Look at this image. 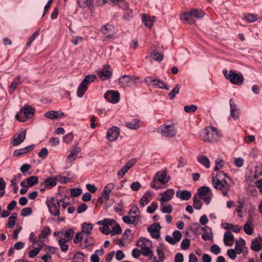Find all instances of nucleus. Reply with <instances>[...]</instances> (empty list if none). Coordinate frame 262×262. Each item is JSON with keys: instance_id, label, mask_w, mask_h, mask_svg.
<instances>
[{"instance_id": "nucleus-1", "label": "nucleus", "mask_w": 262, "mask_h": 262, "mask_svg": "<svg viewBox=\"0 0 262 262\" xmlns=\"http://www.w3.org/2000/svg\"><path fill=\"white\" fill-rule=\"evenodd\" d=\"M212 183L215 189L221 190L224 196H228L230 190L231 179L226 173L222 171L217 172L215 177H212Z\"/></svg>"}, {"instance_id": "nucleus-2", "label": "nucleus", "mask_w": 262, "mask_h": 262, "mask_svg": "<svg viewBox=\"0 0 262 262\" xmlns=\"http://www.w3.org/2000/svg\"><path fill=\"white\" fill-rule=\"evenodd\" d=\"M222 137L221 132L215 127L207 126L201 133L202 140L208 143H214L219 141Z\"/></svg>"}, {"instance_id": "nucleus-3", "label": "nucleus", "mask_w": 262, "mask_h": 262, "mask_svg": "<svg viewBox=\"0 0 262 262\" xmlns=\"http://www.w3.org/2000/svg\"><path fill=\"white\" fill-rule=\"evenodd\" d=\"M225 78L229 80L232 84L241 85L244 82V77L242 74L236 73L233 71H230L229 73L226 70L223 71Z\"/></svg>"}, {"instance_id": "nucleus-4", "label": "nucleus", "mask_w": 262, "mask_h": 262, "mask_svg": "<svg viewBox=\"0 0 262 262\" xmlns=\"http://www.w3.org/2000/svg\"><path fill=\"white\" fill-rule=\"evenodd\" d=\"M158 132L161 133L163 136L167 138H172L177 134V130L173 124H163L160 126Z\"/></svg>"}, {"instance_id": "nucleus-5", "label": "nucleus", "mask_w": 262, "mask_h": 262, "mask_svg": "<svg viewBox=\"0 0 262 262\" xmlns=\"http://www.w3.org/2000/svg\"><path fill=\"white\" fill-rule=\"evenodd\" d=\"M63 199H60L56 201V203H51L46 202V205L48 208L49 211L53 216H58L60 215L59 208L61 201Z\"/></svg>"}, {"instance_id": "nucleus-6", "label": "nucleus", "mask_w": 262, "mask_h": 262, "mask_svg": "<svg viewBox=\"0 0 262 262\" xmlns=\"http://www.w3.org/2000/svg\"><path fill=\"white\" fill-rule=\"evenodd\" d=\"M105 99L112 103H117L120 100V94L117 91H107L104 95Z\"/></svg>"}, {"instance_id": "nucleus-7", "label": "nucleus", "mask_w": 262, "mask_h": 262, "mask_svg": "<svg viewBox=\"0 0 262 262\" xmlns=\"http://www.w3.org/2000/svg\"><path fill=\"white\" fill-rule=\"evenodd\" d=\"M161 228V227L159 224L154 223L147 228V231L150 233L152 238L161 241V238L160 235Z\"/></svg>"}, {"instance_id": "nucleus-8", "label": "nucleus", "mask_w": 262, "mask_h": 262, "mask_svg": "<svg viewBox=\"0 0 262 262\" xmlns=\"http://www.w3.org/2000/svg\"><path fill=\"white\" fill-rule=\"evenodd\" d=\"M120 133V129L117 126H113L107 130L106 138L110 142H113L118 139Z\"/></svg>"}, {"instance_id": "nucleus-9", "label": "nucleus", "mask_w": 262, "mask_h": 262, "mask_svg": "<svg viewBox=\"0 0 262 262\" xmlns=\"http://www.w3.org/2000/svg\"><path fill=\"white\" fill-rule=\"evenodd\" d=\"M111 67L109 64H104L102 70L97 72L101 80L103 81L109 79L112 76V72L110 70Z\"/></svg>"}, {"instance_id": "nucleus-10", "label": "nucleus", "mask_w": 262, "mask_h": 262, "mask_svg": "<svg viewBox=\"0 0 262 262\" xmlns=\"http://www.w3.org/2000/svg\"><path fill=\"white\" fill-rule=\"evenodd\" d=\"M139 78H134L130 76L124 75L119 79V83L123 88L129 86L132 82L135 83Z\"/></svg>"}, {"instance_id": "nucleus-11", "label": "nucleus", "mask_w": 262, "mask_h": 262, "mask_svg": "<svg viewBox=\"0 0 262 262\" xmlns=\"http://www.w3.org/2000/svg\"><path fill=\"white\" fill-rule=\"evenodd\" d=\"M182 235L179 230H174L172 233V237L167 235L165 236V240L171 245H174L178 243L181 239Z\"/></svg>"}, {"instance_id": "nucleus-12", "label": "nucleus", "mask_w": 262, "mask_h": 262, "mask_svg": "<svg viewBox=\"0 0 262 262\" xmlns=\"http://www.w3.org/2000/svg\"><path fill=\"white\" fill-rule=\"evenodd\" d=\"M174 194V190L173 189L171 188L168 189L160 194L162 197L159 199V200L161 204H163L171 200Z\"/></svg>"}, {"instance_id": "nucleus-13", "label": "nucleus", "mask_w": 262, "mask_h": 262, "mask_svg": "<svg viewBox=\"0 0 262 262\" xmlns=\"http://www.w3.org/2000/svg\"><path fill=\"white\" fill-rule=\"evenodd\" d=\"M101 31L107 38H112L114 37V28L110 24L103 26L101 29Z\"/></svg>"}, {"instance_id": "nucleus-14", "label": "nucleus", "mask_w": 262, "mask_h": 262, "mask_svg": "<svg viewBox=\"0 0 262 262\" xmlns=\"http://www.w3.org/2000/svg\"><path fill=\"white\" fill-rule=\"evenodd\" d=\"M45 116L47 118H49L51 120H54L60 118H64L65 115L62 112L59 111H50L45 114Z\"/></svg>"}, {"instance_id": "nucleus-15", "label": "nucleus", "mask_w": 262, "mask_h": 262, "mask_svg": "<svg viewBox=\"0 0 262 262\" xmlns=\"http://www.w3.org/2000/svg\"><path fill=\"white\" fill-rule=\"evenodd\" d=\"M57 179L56 177H49L41 182L40 186H46V188L50 189L57 185Z\"/></svg>"}, {"instance_id": "nucleus-16", "label": "nucleus", "mask_w": 262, "mask_h": 262, "mask_svg": "<svg viewBox=\"0 0 262 262\" xmlns=\"http://www.w3.org/2000/svg\"><path fill=\"white\" fill-rule=\"evenodd\" d=\"M155 177L157 178L158 181L160 182L161 184H166L170 179L169 176H167L166 172L164 171H161L157 172Z\"/></svg>"}, {"instance_id": "nucleus-17", "label": "nucleus", "mask_w": 262, "mask_h": 262, "mask_svg": "<svg viewBox=\"0 0 262 262\" xmlns=\"http://www.w3.org/2000/svg\"><path fill=\"white\" fill-rule=\"evenodd\" d=\"M35 110L31 106H25L20 110V115L23 114L27 119L32 118Z\"/></svg>"}, {"instance_id": "nucleus-18", "label": "nucleus", "mask_w": 262, "mask_h": 262, "mask_svg": "<svg viewBox=\"0 0 262 262\" xmlns=\"http://www.w3.org/2000/svg\"><path fill=\"white\" fill-rule=\"evenodd\" d=\"M142 20L144 23V25L149 28H151L153 24L156 21V17H150L146 14H142Z\"/></svg>"}, {"instance_id": "nucleus-19", "label": "nucleus", "mask_w": 262, "mask_h": 262, "mask_svg": "<svg viewBox=\"0 0 262 262\" xmlns=\"http://www.w3.org/2000/svg\"><path fill=\"white\" fill-rule=\"evenodd\" d=\"M26 131L22 132L19 134L14 135L12 138L13 146H17L22 143L25 139Z\"/></svg>"}, {"instance_id": "nucleus-20", "label": "nucleus", "mask_w": 262, "mask_h": 262, "mask_svg": "<svg viewBox=\"0 0 262 262\" xmlns=\"http://www.w3.org/2000/svg\"><path fill=\"white\" fill-rule=\"evenodd\" d=\"M176 196L182 200L187 201L190 199L191 193L188 190H178L176 192Z\"/></svg>"}, {"instance_id": "nucleus-21", "label": "nucleus", "mask_w": 262, "mask_h": 262, "mask_svg": "<svg viewBox=\"0 0 262 262\" xmlns=\"http://www.w3.org/2000/svg\"><path fill=\"white\" fill-rule=\"evenodd\" d=\"M141 247V254H142L144 256H149L151 258H153L154 260H156V256L154 257V252L147 246H140Z\"/></svg>"}, {"instance_id": "nucleus-22", "label": "nucleus", "mask_w": 262, "mask_h": 262, "mask_svg": "<svg viewBox=\"0 0 262 262\" xmlns=\"http://www.w3.org/2000/svg\"><path fill=\"white\" fill-rule=\"evenodd\" d=\"M139 219V216L138 215H134L130 216H124L122 217L123 222L128 224H133L135 226L137 225Z\"/></svg>"}, {"instance_id": "nucleus-23", "label": "nucleus", "mask_w": 262, "mask_h": 262, "mask_svg": "<svg viewBox=\"0 0 262 262\" xmlns=\"http://www.w3.org/2000/svg\"><path fill=\"white\" fill-rule=\"evenodd\" d=\"M229 103L231 108L230 114L233 118L236 119L238 118L239 116V111L236 108V106L234 104L232 99L230 100Z\"/></svg>"}, {"instance_id": "nucleus-24", "label": "nucleus", "mask_w": 262, "mask_h": 262, "mask_svg": "<svg viewBox=\"0 0 262 262\" xmlns=\"http://www.w3.org/2000/svg\"><path fill=\"white\" fill-rule=\"evenodd\" d=\"M165 250L164 245L162 243H160L157 248V253L158 256L159 260H156L155 262H160L165 259L164 251Z\"/></svg>"}, {"instance_id": "nucleus-25", "label": "nucleus", "mask_w": 262, "mask_h": 262, "mask_svg": "<svg viewBox=\"0 0 262 262\" xmlns=\"http://www.w3.org/2000/svg\"><path fill=\"white\" fill-rule=\"evenodd\" d=\"M81 151V148L79 147H75L69 154L67 157L68 162H72L77 158V155Z\"/></svg>"}, {"instance_id": "nucleus-26", "label": "nucleus", "mask_w": 262, "mask_h": 262, "mask_svg": "<svg viewBox=\"0 0 262 262\" xmlns=\"http://www.w3.org/2000/svg\"><path fill=\"white\" fill-rule=\"evenodd\" d=\"M125 124L127 127L132 129H137L141 126L140 120L138 119H134L130 122H127Z\"/></svg>"}, {"instance_id": "nucleus-27", "label": "nucleus", "mask_w": 262, "mask_h": 262, "mask_svg": "<svg viewBox=\"0 0 262 262\" xmlns=\"http://www.w3.org/2000/svg\"><path fill=\"white\" fill-rule=\"evenodd\" d=\"M153 87L154 88L163 89L166 90H169V88L168 85L159 79H155L154 80Z\"/></svg>"}, {"instance_id": "nucleus-28", "label": "nucleus", "mask_w": 262, "mask_h": 262, "mask_svg": "<svg viewBox=\"0 0 262 262\" xmlns=\"http://www.w3.org/2000/svg\"><path fill=\"white\" fill-rule=\"evenodd\" d=\"M253 222L251 219H248L244 226V230L248 235H251L253 233V228L252 227Z\"/></svg>"}, {"instance_id": "nucleus-29", "label": "nucleus", "mask_w": 262, "mask_h": 262, "mask_svg": "<svg viewBox=\"0 0 262 262\" xmlns=\"http://www.w3.org/2000/svg\"><path fill=\"white\" fill-rule=\"evenodd\" d=\"M88 89V85L85 84V83L81 81V82L79 85L77 91V96L79 98H82L85 93L86 91Z\"/></svg>"}, {"instance_id": "nucleus-30", "label": "nucleus", "mask_w": 262, "mask_h": 262, "mask_svg": "<svg viewBox=\"0 0 262 262\" xmlns=\"http://www.w3.org/2000/svg\"><path fill=\"white\" fill-rule=\"evenodd\" d=\"M152 196V192L150 191H147L144 195L141 197L140 200V204L142 206L144 207L145 205H147L149 201L148 200L149 196Z\"/></svg>"}, {"instance_id": "nucleus-31", "label": "nucleus", "mask_w": 262, "mask_h": 262, "mask_svg": "<svg viewBox=\"0 0 262 262\" xmlns=\"http://www.w3.org/2000/svg\"><path fill=\"white\" fill-rule=\"evenodd\" d=\"M21 84V81L19 77L15 78L11 82L9 89V92L10 93H13L17 87Z\"/></svg>"}, {"instance_id": "nucleus-32", "label": "nucleus", "mask_w": 262, "mask_h": 262, "mask_svg": "<svg viewBox=\"0 0 262 262\" xmlns=\"http://www.w3.org/2000/svg\"><path fill=\"white\" fill-rule=\"evenodd\" d=\"M136 245L137 247L140 246H151L152 242L149 239L146 238L145 237H140Z\"/></svg>"}, {"instance_id": "nucleus-33", "label": "nucleus", "mask_w": 262, "mask_h": 262, "mask_svg": "<svg viewBox=\"0 0 262 262\" xmlns=\"http://www.w3.org/2000/svg\"><path fill=\"white\" fill-rule=\"evenodd\" d=\"M251 249L256 252H258L261 250V243L259 238H256L252 241Z\"/></svg>"}, {"instance_id": "nucleus-34", "label": "nucleus", "mask_w": 262, "mask_h": 262, "mask_svg": "<svg viewBox=\"0 0 262 262\" xmlns=\"http://www.w3.org/2000/svg\"><path fill=\"white\" fill-rule=\"evenodd\" d=\"M82 231L83 234H90L93 229V225L91 223H83L81 225Z\"/></svg>"}, {"instance_id": "nucleus-35", "label": "nucleus", "mask_w": 262, "mask_h": 262, "mask_svg": "<svg viewBox=\"0 0 262 262\" xmlns=\"http://www.w3.org/2000/svg\"><path fill=\"white\" fill-rule=\"evenodd\" d=\"M198 161L206 168L210 167V161L206 156H199L198 157Z\"/></svg>"}, {"instance_id": "nucleus-36", "label": "nucleus", "mask_w": 262, "mask_h": 262, "mask_svg": "<svg viewBox=\"0 0 262 262\" xmlns=\"http://www.w3.org/2000/svg\"><path fill=\"white\" fill-rule=\"evenodd\" d=\"M57 242L61 250L64 252H67L69 248V245L66 244L67 241L63 239V237H60Z\"/></svg>"}, {"instance_id": "nucleus-37", "label": "nucleus", "mask_w": 262, "mask_h": 262, "mask_svg": "<svg viewBox=\"0 0 262 262\" xmlns=\"http://www.w3.org/2000/svg\"><path fill=\"white\" fill-rule=\"evenodd\" d=\"M114 223H116V221L114 219H110L105 218L103 220L99 221L97 222V224L100 225H103V227H109V226L112 225Z\"/></svg>"}, {"instance_id": "nucleus-38", "label": "nucleus", "mask_w": 262, "mask_h": 262, "mask_svg": "<svg viewBox=\"0 0 262 262\" xmlns=\"http://www.w3.org/2000/svg\"><path fill=\"white\" fill-rule=\"evenodd\" d=\"M181 20L186 24H190L192 23L193 19L190 11L185 13L183 16L181 17Z\"/></svg>"}, {"instance_id": "nucleus-39", "label": "nucleus", "mask_w": 262, "mask_h": 262, "mask_svg": "<svg viewBox=\"0 0 262 262\" xmlns=\"http://www.w3.org/2000/svg\"><path fill=\"white\" fill-rule=\"evenodd\" d=\"M234 239L233 234L230 231H226L224 235V242L226 246H231V245H229L227 243V241L233 242Z\"/></svg>"}, {"instance_id": "nucleus-40", "label": "nucleus", "mask_w": 262, "mask_h": 262, "mask_svg": "<svg viewBox=\"0 0 262 262\" xmlns=\"http://www.w3.org/2000/svg\"><path fill=\"white\" fill-rule=\"evenodd\" d=\"M77 4L80 8H86L93 5V0H77Z\"/></svg>"}, {"instance_id": "nucleus-41", "label": "nucleus", "mask_w": 262, "mask_h": 262, "mask_svg": "<svg viewBox=\"0 0 262 262\" xmlns=\"http://www.w3.org/2000/svg\"><path fill=\"white\" fill-rule=\"evenodd\" d=\"M110 199V193L106 191V190L102 191L101 196L98 198V201L102 204L106 202Z\"/></svg>"}, {"instance_id": "nucleus-42", "label": "nucleus", "mask_w": 262, "mask_h": 262, "mask_svg": "<svg viewBox=\"0 0 262 262\" xmlns=\"http://www.w3.org/2000/svg\"><path fill=\"white\" fill-rule=\"evenodd\" d=\"M51 233V230L49 227L45 226L41 230L40 234L39 235V238L40 239L41 238H47L48 236Z\"/></svg>"}, {"instance_id": "nucleus-43", "label": "nucleus", "mask_w": 262, "mask_h": 262, "mask_svg": "<svg viewBox=\"0 0 262 262\" xmlns=\"http://www.w3.org/2000/svg\"><path fill=\"white\" fill-rule=\"evenodd\" d=\"M180 88V85L177 84L171 92L168 93V96L170 100H173L176 95L179 93Z\"/></svg>"}, {"instance_id": "nucleus-44", "label": "nucleus", "mask_w": 262, "mask_h": 262, "mask_svg": "<svg viewBox=\"0 0 262 262\" xmlns=\"http://www.w3.org/2000/svg\"><path fill=\"white\" fill-rule=\"evenodd\" d=\"M26 180L27 182L28 187H32L35 184H37L38 182V179L37 177L34 176L28 178L26 179Z\"/></svg>"}, {"instance_id": "nucleus-45", "label": "nucleus", "mask_w": 262, "mask_h": 262, "mask_svg": "<svg viewBox=\"0 0 262 262\" xmlns=\"http://www.w3.org/2000/svg\"><path fill=\"white\" fill-rule=\"evenodd\" d=\"M74 234V231L72 228L67 229L64 232V238L67 242L71 241Z\"/></svg>"}, {"instance_id": "nucleus-46", "label": "nucleus", "mask_w": 262, "mask_h": 262, "mask_svg": "<svg viewBox=\"0 0 262 262\" xmlns=\"http://www.w3.org/2000/svg\"><path fill=\"white\" fill-rule=\"evenodd\" d=\"M150 56L152 57V59L157 61L158 62H161L163 59V55L160 53H159L156 51H154L151 53Z\"/></svg>"}, {"instance_id": "nucleus-47", "label": "nucleus", "mask_w": 262, "mask_h": 262, "mask_svg": "<svg viewBox=\"0 0 262 262\" xmlns=\"http://www.w3.org/2000/svg\"><path fill=\"white\" fill-rule=\"evenodd\" d=\"M39 244V246L38 248H35L34 249L32 250L29 252V256L30 258L35 257L39 252L40 250L41 249L42 247V246L44 245L43 243H41Z\"/></svg>"}, {"instance_id": "nucleus-48", "label": "nucleus", "mask_w": 262, "mask_h": 262, "mask_svg": "<svg viewBox=\"0 0 262 262\" xmlns=\"http://www.w3.org/2000/svg\"><path fill=\"white\" fill-rule=\"evenodd\" d=\"M160 210L164 213H170L172 211L173 208L171 205L165 206L164 203H161Z\"/></svg>"}, {"instance_id": "nucleus-49", "label": "nucleus", "mask_w": 262, "mask_h": 262, "mask_svg": "<svg viewBox=\"0 0 262 262\" xmlns=\"http://www.w3.org/2000/svg\"><path fill=\"white\" fill-rule=\"evenodd\" d=\"M96 76L95 74H91L86 75L82 80V82L85 83V84L88 85L91 82H92L96 79Z\"/></svg>"}, {"instance_id": "nucleus-50", "label": "nucleus", "mask_w": 262, "mask_h": 262, "mask_svg": "<svg viewBox=\"0 0 262 262\" xmlns=\"http://www.w3.org/2000/svg\"><path fill=\"white\" fill-rule=\"evenodd\" d=\"M210 190V188L207 186H202L198 189L197 194L199 196L205 195Z\"/></svg>"}, {"instance_id": "nucleus-51", "label": "nucleus", "mask_w": 262, "mask_h": 262, "mask_svg": "<svg viewBox=\"0 0 262 262\" xmlns=\"http://www.w3.org/2000/svg\"><path fill=\"white\" fill-rule=\"evenodd\" d=\"M193 207L195 209L200 210L202 208V203L201 201L198 199L195 194L193 198Z\"/></svg>"}, {"instance_id": "nucleus-52", "label": "nucleus", "mask_w": 262, "mask_h": 262, "mask_svg": "<svg viewBox=\"0 0 262 262\" xmlns=\"http://www.w3.org/2000/svg\"><path fill=\"white\" fill-rule=\"evenodd\" d=\"M115 224V225L112 228V231H111L112 235H114L115 234H119L122 232V229L120 226L117 222Z\"/></svg>"}, {"instance_id": "nucleus-53", "label": "nucleus", "mask_w": 262, "mask_h": 262, "mask_svg": "<svg viewBox=\"0 0 262 262\" xmlns=\"http://www.w3.org/2000/svg\"><path fill=\"white\" fill-rule=\"evenodd\" d=\"M224 162L223 160H222L220 158H217V159H216L215 161V165L214 168V170L217 171L220 169L222 168V167L224 165Z\"/></svg>"}, {"instance_id": "nucleus-54", "label": "nucleus", "mask_w": 262, "mask_h": 262, "mask_svg": "<svg viewBox=\"0 0 262 262\" xmlns=\"http://www.w3.org/2000/svg\"><path fill=\"white\" fill-rule=\"evenodd\" d=\"M158 208V203L156 202H153L151 204L147 207V212L149 213H154Z\"/></svg>"}, {"instance_id": "nucleus-55", "label": "nucleus", "mask_w": 262, "mask_h": 262, "mask_svg": "<svg viewBox=\"0 0 262 262\" xmlns=\"http://www.w3.org/2000/svg\"><path fill=\"white\" fill-rule=\"evenodd\" d=\"M190 14L192 16L196 18H201L204 16V13L201 10H193L190 11Z\"/></svg>"}, {"instance_id": "nucleus-56", "label": "nucleus", "mask_w": 262, "mask_h": 262, "mask_svg": "<svg viewBox=\"0 0 262 262\" xmlns=\"http://www.w3.org/2000/svg\"><path fill=\"white\" fill-rule=\"evenodd\" d=\"M6 185V182L4 181L3 178H0V198L4 195Z\"/></svg>"}, {"instance_id": "nucleus-57", "label": "nucleus", "mask_w": 262, "mask_h": 262, "mask_svg": "<svg viewBox=\"0 0 262 262\" xmlns=\"http://www.w3.org/2000/svg\"><path fill=\"white\" fill-rule=\"evenodd\" d=\"M82 193V189L80 188H75L71 190V195L72 196L77 197L80 195Z\"/></svg>"}, {"instance_id": "nucleus-58", "label": "nucleus", "mask_w": 262, "mask_h": 262, "mask_svg": "<svg viewBox=\"0 0 262 262\" xmlns=\"http://www.w3.org/2000/svg\"><path fill=\"white\" fill-rule=\"evenodd\" d=\"M32 210L30 207L23 208L21 211V215L23 216H28L31 214Z\"/></svg>"}, {"instance_id": "nucleus-59", "label": "nucleus", "mask_w": 262, "mask_h": 262, "mask_svg": "<svg viewBox=\"0 0 262 262\" xmlns=\"http://www.w3.org/2000/svg\"><path fill=\"white\" fill-rule=\"evenodd\" d=\"M84 237V234L81 231L77 233L73 240V243L75 244L80 242Z\"/></svg>"}, {"instance_id": "nucleus-60", "label": "nucleus", "mask_w": 262, "mask_h": 262, "mask_svg": "<svg viewBox=\"0 0 262 262\" xmlns=\"http://www.w3.org/2000/svg\"><path fill=\"white\" fill-rule=\"evenodd\" d=\"M48 150L46 147L42 148L38 154V157L42 159H44L48 156Z\"/></svg>"}, {"instance_id": "nucleus-61", "label": "nucleus", "mask_w": 262, "mask_h": 262, "mask_svg": "<svg viewBox=\"0 0 262 262\" xmlns=\"http://www.w3.org/2000/svg\"><path fill=\"white\" fill-rule=\"evenodd\" d=\"M190 245V241L188 239H184L181 245V247L183 250L187 249Z\"/></svg>"}, {"instance_id": "nucleus-62", "label": "nucleus", "mask_w": 262, "mask_h": 262, "mask_svg": "<svg viewBox=\"0 0 262 262\" xmlns=\"http://www.w3.org/2000/svg\"><path fill=\"white\" fill-rule=\"evenodd\" d=\"M73 139V135L72 133L67 134L63 137V142L66 143H70Z\"/></svg>"}, {"instance_id": "nucleus-63", "label": "nucleus", "mask_w": 262, "mask_h": 262, "mask_svg": "<svg viewBox=\"0 0 262 262\" xmlns=\"http://www.w3.org/2000/svg\"><path fill=\"white\" fill-rule=\"evenodd\" d=\"M245 18L246 20L250 23H253L257 20L256 16L253 14H247L245 15Z\"/></svg>"}, {"instance_id": "nucleus-64", "label": "nucleus", "mask_w": 262, "mask_h": 262, "mask_svg": "<svg viewBox=\"0 0 262 262\" xmlns=\"http://www.w3.org/2000/svg\"><path fill=\"white\" fill-rule=\"evenodd\" d=\"M137 162V160L135 158H133L129 160L124 166L128 170L133 166Z\"/></svg>"}]
</instances>
